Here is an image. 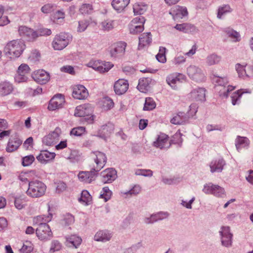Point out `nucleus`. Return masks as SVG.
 <instances>
[{
  "label": "nucleus",
  "instance_id": "8",
  "mask_svg": "<svg viewBox=\"0 0 253 253\" xmlns=\"http://www.w3.org/2000/svg\"><path fill=\"white\" fill-rule=\"evenodd\" d=\"M38 238L42 241L49 240L52 237V233L49 226L46 223H40L36 230Z\"/></svg>",
  "mask_w": 253,
  "mask_h": 253
},
{
  "label": "nucleus",
  "instance_id": "52",
  "mask_svg": "<svg viewBox=\"0 0 253 253\" xmlns=\"http://www.w3.org/2000/svg\"><path fill=\"white\" fill-rule=\"evenodd\" d=\"M37 33L36 39L40 36H48L51 34V30L48 28H41L35 31Z\"/></svg>",
  "mask_w": 253,
  "mask_h": 253
},
{
  "label": "nucleus",
  "instance_id": "17",
  "mask_svg": "<svg viewBox=\"0 0 253 253\" xmlns=\"http://www.w3.org/2000/svg\"><path fill=\"white\" fill-rule=\"evenodd\" d=\"M188 97L192 101L202 102L206 100V90L203 88H197L192 90L188 94Z\"/></svg>",
  "mask_w": 253,
  "mask_h": 253
},
{
  "label": "nucleus",
  "instance_id": "12",
  "mask_svg": "<svg viewBox=\"0 0 253 253\" xmlns=\"http://www.w3.org/2000/svg\"><path fill=\"white\" fill-rule=\"evenodd\" d=\"M61 133V129L56 127L53 131L43 137L42 142L46 145H53L59 140Z\"/></svg>",
  "mask_w": 253,
  "mask_h": 253
},
{
  "label": "nucleus",
  "instance_id": "18",
  "mask_svg": "<svg viewBox=\"0 0 253 253\" xmlns=\"http://www.w3.org/2000/svg\"><path fill=\"white\" fill-rule=\"evenodd\" d=\"M32 77L35 82L41 84H45L50 80L49 73L43 70L35 71L33 73Z\"/></svg>",
  "mask_w": 253,
  "mask_h": 253
},
{
  "label": "nucleus",
  "instance_id": "33",
  "mask_svg": "<svg viewBox=\"0 0 253 253\" xmlns=\"http://www.w3.org/2000/svg\"><path fill=\"white\" fill-rule=\"evenodd\" d=\"M224 165L225 162L222 159H219L213 161L211 163L210 165L211 171L212 173L214 172H221Z\"/></svg>",
  "mask_w": 253,
  "mask_h": 253
},
{
  "label": "nucleus",
  "instance_id": "4",
  "mask_svg": "<svg viewBox=\"0 0 253 253\" xmlns=\"http://www.w3.org/2000/svg\"><path fill=\"white\" fill-rule=\"evenodd\" d=\"M72 40L70 34L62 32L55 36L52 42V46L54 50H61L65 48Z\"/></svg>",
  "mask_w": 253,
  "mask_h": 253
},
{
  "label": "nucleus",
  "instance_id": "35",
  "mask_svg": "<svg viewBox=\"0 0 253 253\" xmlns=\"http://www.w3.org/2000/svg\"><path fill=\"white\" fill-rule=\"evenodd\" d=\"M252 91L249 89H241L234 92L231 96L232 103L233 105L237 104L242 95L244 93H251Z\"/></svg>",
  "mask_w": 253,
  "mask_h": 253
},
{
  "label": "nucleus",
  "instance_id": "29",
  "mask_svg": "<svg viewBox=\"0 0 253 253\" xmlns=\"http://www.w3.org/2000/svg\"><path fill=\"white\" fill-rule=\"evenodd\" d=\"M66 239L65 244L66 246L75 248H77L82 242V238L76 235H72L66 237Z\"/></svg>",
  "mask_w": 253,
  "mask_h": 253
},
{
  "label": "nucleus",
  "instance_id": "19",
  "mask_svg": "<svg viewBox=\"0 0 253 253\" xmlns=\"http://www.w3.org/2000/svg\"><path fill=\"white\" fill-rule=\"evenodd\" d=\"M72 95L77 99H85L88 96V92L84 85L78 84L73 86Z\"/></svg>",
  "mask_w": 253,
  "mask_h": 253
},
{
  "label": "nucleus",
  "instance_id": "46",
  "mask_svg": "<svg viewBox=\"0 0 253 253\" xmlns=\"http://www.w3.org/2000/svg\"><path fill=\"white\" fill-rule=\"evenodd\" d=\"M14 205L16 209H22L26 205V198L22 196L16 197L15 199Z\"/></svg>",
  "mask_w": 253,
  "mask_h": 253
},
{
  "label": "nucleus",
  "instance_id": "60",
  "mask_svg": "<svg viewBox=\"0 0 253 253\" xmlns=\"http://www.w3.org/2000/svg\"><path fill=\"white\" fill-rule=\"evenodd\" d=\"M35 157L32 155L25 156L22 159V165L24 167L29 166L33 163Z\"/></svg>",
  "mask_w": 253,
  "mask_h": 253
},
{
  "label": "nucleus",
  "instance_id": "48",
  "mask_svg": "<svg viewBox=\"0 0 253 253\" xmlns=\"http://www.w3.org/2000/svg\"><path fill=\"white\" fill-rule=\"evenodd\" d=\"M65 14L63 10H58L53 15V20L55 23H60L63 21Z\"/></svg>",
  "mask_w": 253,
  "mask_h": 253
},
{
  "label": "nucleus",
  "instance_id": "5",
  "mask_svg": "<svg viewBox=\"0 0 253 253\" xmlns=\"http://www.w3.org/2000/svg\"><path fill=\"white\" fill-rule=\"evenodd\" d=\"M213 80L216 83L215 88L217 90L219 91V94L220 96L227 97L228 93L235 88V86L232 85L226 86L228 83V79L226 77H215Z\"/></svg>",
  "mask_w": 253,
  "mask_h": 253
},
{
  "label": "nucleus",
  "instance_id": "22",
  "mask_svg": "<svg viewBox=\"0 0 253 253\" xmlns=\"http://www.w3.org/2000/svg\"><path fill=\"white\" fill-rule=\"evenodd\" d=\"M18 33L21 37L26 38L30 41H33L36 39L37 33L35 31L26 26H20Z\"/></svg>",
  "mask_w": 253,
  "mask_h": 253
},
{
  "label": "nucleus",
  "instance_id": "64",
  "mask_svg": "<svg viewBox=\"0 0 253 253\" xmlns=\"http://www.w3.org/2000/svg\"><path fill=\"white\" fill-rule=\"evenodd\" d=\"M63 221H64L65 224L66 225L72 224L74 222V217L70 213H66L64 215Z\"/></svg>",
  "mask_w": 253,
  "mask_h": 253
},
{
  "label": "nucleus",
  "instance_id": "44",
  "mask_svg": "<svg viewBox=\"0 0 253 253\" xmlns=\"http://www.w3.org/2000/svg\"><path fill=\"white\" fill-rule=\"evenodd\" d=\"M114 106V103L112 99L108 97L103 98L102 100V107L105 110H108L112 108Z\"/></svg>",
  "mask_w": 253,
  "mask_h": 253
},
{
  "label": "nucleus",
  "instance_id": "30",
  "mask_svg": "<svg viewBox=\"0 0 253 253\" xmlns=\"http://www.w3.org/2000/svg\"><path fill=\"white\" fill-rule=\"evenodd\" d=\"M151 41L152 38L150 33H146L141 34L139 38L138 49H141L145 47L149 46Z\"/></svg>",
  "mask_w": 253,
  "mask_h": 253
},
{
  "label": "nucleus",
  "instance_id": "56",
  "mask_svg": "<svg viewBox=\"0 0 253 253\" xmlns=\"http://www.w3.org/2000/svg\"><path fill=\"white\" fill-rule=\"evenodd\" d=\"M247 66L242 65L240 64H237L236 69L239 75V77L245 79V74L246 72Z\"/></svg>",
  "mask_w": 253,
  "mask_h": 253
},
{
  "label": "nucleus",
  "instance_id": "38",
  "mask_svg": "<svg viewBox=\"0 0 253 253\" xmlns=\"http://www.w3.org/2000/svg\"><path fill=\"white\" fill-rule=\"evenodd\" d=\"M250 144V141L246 137L238 136L236 139L235 145L237 149L239 151L243 148L248 147Z\"/></svg>",
  "mask_w": 253,
  "mask_h": 253
},
{
  "label": "nucleus",
  "instance_id": "49",
  "mask_svg": "<svg viewBox=\"0 0 253 253\" xmlns=\"http://www.w3.org/2000/svg\"><path fill=\"white\" fill-rule=\"evenodd\" d=\"M92 200V197L87 190L82 191L80 201L83 202L85 205H89Z\"/></svg>",
  "mask_w": 253,
  "mask_h": 253
},
{
  "label": "nucleus",
  "instance_id": "41",
  "mask_svg": "<svg viewBox=\"0 0 253 253\" xmlns=\"http://www.w3.org/2000/svg\"><path fill=\"white\" fill-rule=\"evenodd\" d=\"M168 214L167 213L159 212L157 214L151 215L150 219L148 218H146L145 222L147 223H150L154 221H156L158 220L163 219L165 218H166Z\"/></svg>",
  "mask_w": 253,
  "mask_h": 253
},
{
  "label": "nucleus",
  "instance_id": "36",
  "mask_svg": "<svg viewBox=\"0 0 253 253\" xmlns=\"http://www.w3.org/2000/svg\"><path fill=\"white\" fill-rule=\"evenodd\" d=\"M13 90L12 85L8 82H3L0 83V95L5 96L9 94Z\"/></svg>",
  "mask_w": 253,
  "mask_h": 253
},
{
  "label": "nucleus",
  "instance_id": "55",
  "mask_svg": "<svg viewBox=\"0 0 253 253\" xmlns=\"http://www.w3.org/2000/svg\"><path fill=\"white\" fill-rule=\"evenodd\" d=\"M166 48L161 47L159 49V52L156 55V58L158 61L161 63H165L166 61V57L165 55Z\"/></svg>",
  "mask_w": 253,
  "mask_h": 253
},
{
  "label": "nucleus",
  "instance_id": "31",
  "mask_svg": "<svg viewBox=\"0 0 253 253\" xmlns=\"http://www.w3.org/2000/svg\"><path fill=\"white\" fill-rule=\"evenodd\" d=\"M130 2V0H113L111 4L113 8L118 12L124 10Z\"/></svg>",
  "mask_w": 253,
  "mask_h": 253
},
{
  "label": "nucleus",
  "instance_id": "3",
  "mask_svg": "<svg viewBox=\"0 0 253 253\" xmlns=\"http://www.w3.org/2000/svg\"><path fill=\"white\" fill-rule=\"evenodd\" d=\"M46 190V186L41 181L36 180L29 182L27 195L32 198H39L43 196Z\"/></svg>",
  "mask_w": 253,
  "mask_h": 253
},
{
  "label": "nucleus",
  "instance_id": "34",
  "mask_svg": "<svg viewBox=\"0 0 253 253\" xmlns=\"http://www.w3.org/2000/svg\"><path fill=\"white\" fill-rule=\"evenodd\" d=\"M118 25L117 20L110 19L105 20L100 24V28L103 31H110L112 30Z\"/></svg>",
  "mask_w": 253,
  "mask_h": 253
},
{
  "label": "nucleus",
  "instance_id": "15",
  "mask_svg": "<svg viewBox=\"0 0 253 253\" xmlns=\"http://www.w3.org/2000/svg\"><path fill=\"white\" fill-rule=\"evenodd\" d=\"M169 14L172 15L173 19L176 20L178 19H182L187 16L188 12L185 6L177 5L173 7L169 11Z\"/></svg>",
  "mask_w": 253,
  "mask_h": 253
},
{
  "label": "nucleus",
  "instance_id": "40",
  "mask_svg": "<svg viewBox=\"0 0 253 253\" xmlns=\"http://www.w3.org/2000/svg\"><path fill=\"white\" fill-rule=\"evenodd\" d=\"M174 28L177 30L181 31L184 33H188L194 31L195 27L194 25L189 23H183L176 24Z\"/></svg>",
  "mask_w": 253,
  "mask_h": 253
},
{
  "label": "nucleus",
  "instance_id": "1",
  "mask_svg": "<svg viewBox=\"0 0 253 253\" xmlns=\"http://www.w3.org/2000/svg\"><path fill=\"white\" fill-rule=\"evenodd\" d=\"M26 44L23 40L16 39L7 43L4 51L5 54L11 58L19 57L26 48Z\"/></svg>",
  "mask_w": 253,
  "mask_h": 253
},
{
  "label": "nucleus",
  "instance_id": "50",
  "mask_svg": "<svg viewBox=\"0 0 253 253\" xmlns=\"http://www.w3.org/2000/svg\"><path fill=\"white\" fill-rule=\"evenodd\" d=\"M221 60V57L216 54H212L209 55L207 58V63L208 65H213L217 64Z\"/></svg>",
  "mask_w": 253,
  "mask_h": 253
},
{
  "label": "nucleus",
  "instance_id": "61",
  "mask_svg": "<svg viewBox=\"0 0 253 253\" xmlns=\"http://www.w3.org/2000/svg\"><path fill=\"white\" fill-rule=\"evenodd\" d=\"M135 174L145 176H151L153 172L150 169H139L135 171Z\"/></svg>",
  "mask_w": 253,
  "mask_h": 253
},
{
  "label": "nucleus",
  "instance_id": "54",
  "mask_svg": "<svg viewBox=\"0 0 253 253\" xmlns=\"http://www.w3.org/2000/svg\"><path fill=\"white\" fill-rule=\"evenodd\" d=\"M3 12V7L0 5V26H4L10 23V21L7 16H2Z\"/></svg>",
  "mask_w": 253,
  "mask_h": 253
},
{
  "label": "nucleus",
  "instance_id": "63",
  "mask_svg": "<svg viewBox=\"0 0 253 253\" xmlns=\"http://www.w3.org/2000/svg\"><path fill=\"white\" fill-rule=\"evenodd\" d=\"M112 193L108 187H105L103 188V193L101 195L102 198H104L105 201H107L111 197Z\"/></svg>",
  "mask_w": 253,
  "mask_h": 253
},
{
  "label": "nucleus",
  "instance_id": "47",
  "mask_svg": "<svg viewBox=\"0 0 253 253\" xmlns=\"http://www.w3.org/2000/svg\"><path fill=\"white\" fill-rule=\"evenodd\" d=\"M156 104L152 98L147 97L143 107L144 110H152L156 107Z\"/></svg>",
  "mask_w": 253,
  "mask_h": 253
},
{
  "label": "nucleus",
  "instance_id": "10",
  "mask_svg": "<svg viewBox=\"0 0 253 253\" xmlns=\"http://www.w3.org/2000/svg\"><path fill=\"white\" fill-rule=\"evenodd\" d=\"M144 18L142 16L133 18L129 24L130 33L136 34L142 32L144 30Z\"/></svg>",
  "mask_w": 253,
  "mask_h": 253
},
{
  "label": "nucleus",
  "instance_id": "57",
  "mask_svg": "<svg viewBox=\"0 0 253 253\" xmlns=\"http://www.w3.org/2000/svg\"><path fill=\"white\" fill-rule=\"evenodd\" d=\"M84 132L85 127L83 126H79L73 128L70 132V134L71 135L79 136L83 134Z\"/></svg>",
  "mask_w": 253,
  "mask_h": 253
},
{
  "label": "nucleus",
  "instance_id": "2",
  "mask_svg": "<svg viewBox=\"0 0 253 253\" xmlns=\"http://www.w3.org/2000/svg\"><path fill=\"white\" fill-rule=\"evenodd\" d=\"M90 160L88 167L91 170L96 172L100 171L105 165L107 162L106 155L100 151H94L91 153Z\"/></svg>",
  "mask_w": 253,
  "mask_h": 253
},
{
  "label": "nucleus",
  "instance_id": "59",
  "mask_svg": "<svg viewBox=\"0 0 253 253\" xmlns=\"http://www.w3.org/2000/svg\"><path fill=\"white\" fill-rule=\"evenodd\" d=\"M92 10V6L89 4H83L80 8V11L82 14H90Z\"/></svg>",
  "mask_w": 253,
  "mask_h": 253
},
{
  "label": "nucleus",
  "instance_id": "23",
  "mask_svg": "<svg viewBox=\"0 0 253 253\" xmlns=\"http://www.w3.org/2000/svg\"><path fill=\"white\" fill-rule=\"evenodd\" d=\"M129 84L127 80L119 79L115 83L114 89L118 95L124 94L128 89Z\"/></svg>",
  "mask_w": 253,
  "mask_h": 253
},
{
  "label": "nucleus",
  "instance_id": "13",
  "mask_svg": "<svg viewBox=\"0 0 253 253\" xmlns=\"http://www.w3.org/2000/svg\"><path fill=\"white\" fill-rule=\"evenodd\" d=\"M30 68L27 64H22L18 68L17 74L14 79L18 83L25 82L28 80V75L30 72Z\"/></svg>",
  "mask_w": 253,
  "mask_h": 253
},
{
  "label": "nucleus",
  "instance_id": "24",
  "mask_svg": "<svg viewBox=\"0 0 253 253\" xmlns=\"http://www.w3.org/2000/svg\"><path fill=\"white\" fill-rule=\"evenodd\" d=\"M170 145L169 136L164 134H160L157 140L153 142V146L160 149L168 148Z\"/></svg>",
  "mask_w": 253,
  "mask_h": 253
},
{
  "label": "nucleus",
  "instance_id": "43",
  "mask_svg": "<svg viewBox=\"0 0 253 253\" xmlns=\"http://www.w3.org/2000/svg\"><path fill=\"white\" fill-rule=\"evenodd\" d=\"M231 11L232 8L229 5H223L218 8L217 17L219 19H221L222 15L227 13L231 12Z\"/></svg>",
  "mask_w": 253,
  "mask_h": 253
},
{
  "label": "nucleus",
  "instance_id": "21",
  "mask_svg": "<svg viewBox=\"0 0 253 253\" xmlns=\"http://www.w3.org/2000/svg\"><path fill=\"white\" fill-rule=\"evenodd\" d=\"M184 79L182 74H171L167 78V83L173 89L176 90L179 88L181 84V80Z\"/></svg>",
  "mask_w": 253,
  "mask_h": 253
},
{
  "label": "nucleus",
  "instance_id": "6",
  "mask_svg": "<svg viewBox=\"0 0 253 253\" xmlns=\"http://www.w3.org/2000/svg\"><path fill=\"white\" fill-rule=\"evenodd\" d=\"M92 112L93 109L91 106L89 104H84L76 107L74 115L79 117H87V118L86 119L92 122L93 120Z\"/></svg>",
  "mask_w": 253,
  "mask_h": 253
},
{
  "label": "nucleus",
  "instance_id": "25",
  "mask_svg": "<svg viewBox=\"0 0 253 253\" xmlns=\"http://www.w3.org/2000/svg\"><path fill=\"white\" fill-rule=\"evenodd\" d=\"M96 172L93 170L89 171H80L78 174L79 180L86 183H90L95 179Z\"/></svg>",
  "mask_w": 253,
  "mask_h": 253
},
{
  "label": "nucleus",
  "instance_id": "42",
  "mask_svg": "<svg viewBox=\"0 0 253 253\" xmlns=\"http://www.w3.org/2000/svg\"><path fill=\"white\" fill-rule=\"evenodd\" d=\"M147 8L146 5L139 3H136L133 6V12L135 14L141 15L143 14L146 11Z\"/></svg>",
  "mask_w": 253,
  "mask_h": 253
},
{
  "label": "nucleus",
  "instance_id": "27",
  "mask_svg": "<svg viewBox=\"0 0 253 253\" xmlns=\"http://www.w3.org/2000/svg\"><path fill=\"white\" fill-rule=\"evenodd\" d=\"M22 143V140L18 137L16 136L11 137L9 139L6 147V151L8 153H11L17 150Z\"/></svg>",
  "mask_w": 253,
  "mask_h": 253
},
{
  "label": "nucleus",
  "instance_id": "20",
  "mask_svg": "<svg viewBox=\"0 0 253 253\" xmlns=\"http://www.w3.org/2000/svg\"><path fill=\"white\" fill-rule=\"evenodd\" d=\"M101 181L104 183H110L117 177V171L113 168L107 169L101 172Z\"/></svg>",
  "mask_w": 253,
  "mask_h": 253
},
{
  "label": "nucleus",
  "instance_id": "14",
  "mask_svg": "<svg viewBox=\"0 0 253 253\" xmlns=\"http://www.w3.org/2000/svg\"><path fill=\"white\" fill-rule=\"evenodd\" d=\"M126 43L120 42L112 45L110 49V53L112 57H119L124 55Z\"/></svg>",
  "mask_w": 253,
  "mask_h": 253
},
{
  "label": "nucleus",
  "instance_id": "53",
  "mask_svg": "<svg viewBox=\"0 0 253 253\" xmlns=\"http://www.w3.org/2000/svg\"><path fill=\"white\" fill-rule=\"evenodd\" d=\"M33 250V245L30 241H26L20 249V251L22 253H29Z\"/></svg>",
  "mask_w": 253,
  "mask_h": 253
},
{
  "label": "nucleus",
  "instance_id": "62",
  "mask_svg": "<svg viewBox=\"0 0 253 253\" xmlns=\"http://www.w3.org/2000/svg\"><path fill=\"white\" fill-rule=\"evenodd\" d=\"M54 6L52 4L47 3L44 5L41 8V11L43 13L47 14L51 12L54 10Z\"/></svg>",
  "mask_w": 253,
  "mask_h": 253
},
{
  "label": "nucleus",
  "instance_id": "58",
  "mask_svg": "<svg viewBox=\"0 0 253 253\" xmlns=\"http://www.w3.org/2000/svg\"><path fill=\"white\" fill-rule=\"evenodd\" d=\"M61 244L58 241H53L51 244L49 252L53 253L55 252L59 251L61 250Z\"/></svg>",
  "mask_w": 253,
  "mask_h": 253
},
{
  "label": "nucleus",
  "instance_id": "11",
  "mask_svg": "<svg viewBox=\"0 0 253 253\" xmlns=\"http://www.w3.org/2000/svg\"><path fill=\"white\" fill-rule=\"evenodd\" d=\"M203 191L206 194H213L219 197H222L225 195V191L222 187L218 185L213 184L211 183L205 184Z\"/></svg>",
  "mask_w": 253,
  "mask_h": 253
},
{
  "label": "nucleus",
  "instance_id": "16",
  "mask_svg": "<svg viewBox=\"0 0 253 253\" xmlns=\"http://www.w3.org/2000/svg\"><path fill=\"white\" fill-rule=\"evenodd\" d=\"M65 102L64 96L61 94L54 95L50 100L48 109L50 111H54L62 107Z\"/></svg>",
  "mask_w": 253,
  "mask_h": 253
},
{
  "label": "nucleus",
  "instance_id": "32",
  "mask_svg": "<svg viewBox=\"0 0 253 253\" xmlns=\"http://www.w3.org/2000/svg\"><path fill=\"white\" fill-rule=\"evenodd\" d=\"M151 79L149 78H142L139 79L137 89L142 92H146L150 88Z\"/></svg>",
  "mask_w": 253,
  "mask_h": 253
},
{
  "label": "nucleus",
  "instance_id": "37",
  "mask_svg": "<svg viewBox=\"0 0 253 253\" xmlns=\"http://www.w3.org/2000/svg\"><path fill=\"white\" fill-rule=\"evenodd\" d=\"M112 236L108 231H99L94 236V240L97 241L106 242L109 241Z\"/></svg>",
  "mask_w": 253,
  "mask_h": 253
},
{
  "label": "nucleus",
  "instance_id": "51",
  "mask_svg": "<svg viewBox=\"0 0 253 253\" xmlns=\"http://www.w3.org/2000/svg\"><path fill=\"white\" fill-rule=\"evenodd\" d=\"M88 25L89 21L87 20L83 19L79 21L77 27V32L79 33L84 32L86 29Z\"/></svg>",
  "mask_w": 253,
  "mask_h": 253
},
{
  "label": "nucleus",
  "instance_id": "9",
  "mask_svg": "<svg viewBox=\"0 0 253 253\" xmlns=\"http://www.w3.org/2000/svg\"><path fill=\"white\" fill-rule=\"evenodd\" d=\"M189 77L196 82H202L205 79V74L201 69L195 65H190L187 68Z\"/></svg>",
  "mask_w": 253,
  "mask_h": 253
},
{
  "label": "nucleus",
  "instance_id": "45",
  "mask_svg": "<svg viewBox=\"0 0 253 253\" xmlns=\"http://www.w3.org/2000/svg\"><path fill=\"white\" fill-rule=\"evenodd\" d=\"M82 154L77 150H73L71 151L69 156V159L72 162H79L81 160Z\"/></svg>",
  "mask_w": 253,
  "mask_h": 253
},
{
  "label": "nucleus",
  "instance_id": "7",
  "mask_svg": "<svg viewBox=\"0 0 253 253\" xmlns=\"http://www.w3.org/2000/svg\"><path fill=\"white\" fill-rule=\"evenodd\" d=\"M87 66L91 67L101 73L108 72L114 65L110 62L91 60L87 64Z\"/></svg>",
  "mask_w": 253,
  "mask_h": 253
},
{
  "label": "nucleus",
  "instance_id": "26",
  "mask_svg": "<svg viewBox=\"0 0 253 253\" xmlns=\"http://www.w3.org/2000/svg\"><path fill=\"white\" fill-rule=\"evenodd\" d=\"M221 236V242L223 246L227 247L231 244L232 234L230 232V228L228 226H223L220 231Z\"/></svg>",
  "mask_w": 253,
  "mask_h": 253
},
{
  "label": "nucleus",
  "instance_id": "28",
  "mask_svg": "<svg viewBox=\"0 0 253 253\" xmlns=\"http://www.w3.org/2000/svg\"><path fill=\"white\" fill-rule=\"evenodd\" d=\"M55 157V154L46 150L42 151L40 154L37 156V159L42 164H46L52 160Z\"/></svg>",
  "mask_w": 253,
  "mask_h": 253
},
{
  "label": "nucleus",
  "instance_id": "39",
  "mask_svg": "<svg viewBox=\"0 0 253 253\" xmlns=\"http://www.w3.org/2000/svg\"><path fill=\"white\" fill-rule=\"evenodd\" d=\"M187 120V117L186 114L180 112L173 116L170 122L174 125H181L185 122Z\"/></svg>",
  "mask_w": 253,
  "mask_h": 253
}]
</instances>
